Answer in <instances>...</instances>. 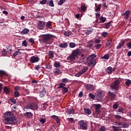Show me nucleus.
Here are the masks:
<instances>
[{
  "mask_svg": "<svg viewBox=\"0 0 131 131\" xmlns=\"http://www.w3.org/2000/svg\"><path fill=\"white\" fill-rule=\"evenodd\" d=\"M3 122L5 124H13V123H16L17 122V120L13 112H6L5 113Z\"/></svg>",
  "mask_w": 131,
  "mask_h": 131,
  "instance_id": "1",
  "label": "nucleus"
},
{
  "mask_svg": "<svg viewBox=\"0 0 131 131\" xmlns=\"http://www.w3.org/2000/svg\"><path fill=\"white\" fill-rule=\"evenodd\" d=\"M54 36L50 34H43L40 36L39 41L42 43H47V45H51L53 40Z\"/></svg>",
  "mask_w": 131,
  "mask_h": 131,
  "instance_id": "2",
  "label": "nucleus"
},
{
  "mask_svg": "<svg viewBox=\"0 0 131 131\" xmlns=\"http://www.w3.org/2000/svg\"><path fill=\"white\" fill-rule=\"evenodd\" d=\"M79 56H80V51L79 49H76L72 51V54L69 56V58L71 61H74Z\"/></svg>",
  "mask_w": 131,
  "mask_h": 131,
  "instance_id": "3",
  "label": "nucleus"
},
{
  "mask_svg": "<svg viewBox=\"0 0 131 131\" xmlns=\"http://www.w3.org/2000/svg\"><path fill=\"white\" fill-rule=\"evenodd\" d=\"M116 125H118V127L115 126H112L114 131H122L121 127H127V125L125 124L124 122H117Z\"/></svg>",
  "mask_w": 131,
  "mask_h": 131,
  "instance_id": "4",
  "label": "nucleus"
},
{
  "mask_svg": "<svg viewBox=\"0 0 131 131\" xmlns=\"http://www.w3.org/2000/svg\"><path fill=\"white\" fill-rule=\"evenodd\" d=\"M78 125H79L80 129H83L85 130H86V129H88V123L83 120L79 121L78 122Z\"/></svg>",
  "mask_w": 131,
  "mask_h": 131,
  "instance_id": "5",
  "label": "nucleus"
},
{
  "mask_svg": "<svg viewBox=\"0 0 131 131\" xmlns=\"http://www.w3.org/2000/svg\"><path fill=\"white\" fill-rule=\"evenodd\" d=\"M27 109H31V110H37V109H38V105L34 102H30L27 105Z\"/></svg>",
  "mask_w": 131,
  "mask_h": 131,
  "instance_id": "6",
  "label": "nucleus"
},
{
  "mask_svg": "<svg viewBox=\"0 0 131 131\" xmlns=\"http://www.w3.org/2000/svg\"><path fill=\"white\" fill-rule=\"evenodd\" d=\"M119 84H120V80H116L111 84V88L112 90L117 91V90H118V88H119Z\"/></svg>",
  "mask_w": 131,
  "mask_h": 131,
  "instance_id": "7",
  "label": "nucleus"
},
{
  "mask_svg": "<svg viewBox=\"0 0 131 131\" xmlns=\"http://www.w3.org/2000/svg\"><path fill=\"white\" fill-rule=\"evenodd\" d=\"M46 25V22L43 20H39L37 24V28L40 30L45 28V26Z\"/></svg>",
  "mask_w": 131,
  "mask_h": 131,
  "instance_id": "8",
  "label": "nucleus"
},
{
  "mask_svg": "<svg viewBox=\"0 0 131 131\" xmlns=\"http://www.w3.org/2000/svg\"><path fill=\"white\" fill-rule=\"evenodd\" d=\"M104 97V92L102 91H99L98 92L96 95V99L97 101H101L102 99Z\"/></svg>",
  "mask_w": 131,
  "mask_h": 131,
  "instance_id": "9",
  "label": "nucleus"
},
{
  "mask_svg": "<svg viewBox=\"0 0 131 131\" xmlns=\"http://www.w3.org/2000/svg\"><path fill=\"white\" fill-rule=\"evenodd\" d=\"M29 61L31 63H37L39 61V57L37 55L33 56L31 57Z\"/></svg>",
  "mask_w": 131,
  "mask_h": 131,
  "instance_id": "10",
  "label": "nucleus"
},
{
  "mask_svg": "<svg viewBox=\"0 0 131 131\" xmlns=\"http://www.w3.org/2000/svg\"><path fill=\"white\" fill-rule=\"evenodd\" d=\"M115 96H116V94H113V92H108L107 94V98L108 100L110 101H113L115 99Z\"/></svg>",
  "mask_w": 131,
  "mask_h": 131,
  "instance_id": "11",
  "label": "nucleus"
},
{
  "mask_svg": "<svg viewBox=\"0 0 131 131\" xmlns=\"http://www.w3.org/2000/svg\"><path fill=\"white\" fill-rule=\"evenodd\" d=\"M93 106L95 109V112L99 114L101 112V111L100 110V108L102 106L100 104H93Z\"/></svg>",
  "mask_w": 131,
  "mask_h": 131,
  "instance_id": "12",
  "label": "nucleus"
},
{
  "mask_svg": "<svg viewBox=\"0 0 131 131\" xmlns=\"http://www.w3.org/2000/svg\"><path fill=\"white\" fill-rule=\"evenodd\" d=\"M124 43H125V41L122 40L117 46V49L119 50L121 49V48L124 46Z\"/></svg>",
  "mask_w": 131,
  "mask_h": 131,
  "instance_id": "13",
  "label": "nucleus"
},
{
  "mask_svg": "<svg viewBox=\"0 0 131 131\" xmlns=\"http://www.w3.org/2000/svg\"><path fill=\"white\" fill-rule=\"evenodd\" d=\"M24 116H25V117H27V118H31V117L33 116V114L30 112H27L26 113L24 114Z\"/></svg>",
  "mask_w": 131,
  "mask_h": 131,
  "instance_id": "14",
  "label": "nucleus"
},
{
  "mask_svg": "<svg viewBox=\"0 0 131 131\" xmlns=\"http://www.w3.org/2000/svg\"><path fill=\"white\" fill-rule=\"evenodd\" d=\"M85 88L89 91H94L95 90V86L91 84H88L85 85Z\"/></svg>",
  "mask_w": 131,
  "mask_h": 131,
  "instance_id": "15",
  "label": "nucleus"
},
{
  "mask_svg": "<svg viewBox=\"0 0 131 131\" xmlns=\"http://www.w3.org/2000/svg\"><path fill=\"white\" fill-rule=\"evenodd\" d=\"M130 14V11L127 10L125 13H123V15L125 16V18L126 20L129 18V15Z\"/></svg>",
  "mask_w": 131,
  "mask_h": 131,
  "instance_id": "16",
  "label": "nucleus"
},
{
  "mask_svg": "<svg viewBox=\"0 0 131 131\" xmlns=\"http://www.w3.org/2000/svg\"><path fill=\"white\" fill-rule=\"evenodd\" d=\"M59 48H61L62 49H66L67 48H68V43H61L59 45Z\"/></svg>",
  "mask_w": 131,
  "mask_h": 131,
  "instance_id": "17",
  "label": "nucleus"
},
{
  "mask_svg": "<svg viewBox=\"0 0 131 131\" xmlns=\"http://www.w3.org/2000/svg\"><path fill=\"white\" fill-rule=\"evenodd\" d=\"M111 23H112V21H111L107 23H105L103 25V28H105L106 29H108L109 27L111 26Z\"/></svg>",
  "mask_w": 131,
  "mask_h": 131,
  "instance_id": "18",
  "label": "nucleus"
},
{
  "mask_svg": "<svg viewBox=\"0 0 131 131\" xmlns=\"http://www.w3.org/2000/svg\"><path fill=\"white\" fill-rule=\"evenodd\" d=\"M46 95V89L43 88L41 91L40 92L39 96L40 98H43Z\"/></svg>",
  "mask_w": 131,
  "mask_h": 131,
  "instance_id": "19",
  "label": "nucleus"
},
{
  "mask_svg": "<svg viewBox=\"0 0 131 131\" xmlns=\"http://www.w3.org/2000/svg\"><path fill=\"white\" fill-rule=\"evenodd\" d=\"M51 118H52L53 119H55L57 123L58 124L60 123V119H59V117H58V116L52 115L51 116Z\"/></svg>",
  "mask_w": 131,
  "mask_h": 131,
  "instance_id": "20",
  "label": "nucleus"
},
{
  "mask_svg": "<svg viewBox=\"0 0 131 131\" xmlns=\"http://www.w3.org/2000/svg\"><path fill=\"white\" fill-rule=\"evenodd\" d=\"M97 3L95 4V7H96V9H95V12H100V11H101V4H99L97 6Z\"/></svg>",
  "mask_w": 131,
  "mask_h": 131,
  "instance_id": "21",
  "label": "nucleus"
},
{
  "mask_svg": "<svg viewBox=\"0 0 131 131\" xmlns=\"http://www.w3.org/2000/svg\"><path fill=\"white\" fill-rule=\"evenodd\" d=\"M29 32V29H24L20 32V34L23 35L27 34Z\"/></svg>",
  "mask_w": 131,
  "mask_h": 131,
  "instance_id": "22",
  "label": "nucleus"
},
{
  "mask_svg": "<svg viewBox=\"0 0 131 131\" xmlns=\"http://www.w3.org/2000/svg\"><path fill=\"white\" fill-rule=\"evenodd\" d=\"M89 70V67H84L81 71H80L83 74V73H85Z\"/></svg>",
  "mask_w": 131,
  "mask_h": 131,
  "instance_id": "23",
  "label": "nucleus"
},
{
  "mask_svg": "<svg viewBox=\"0 0 131 131\" xmlns=\"http://www.w3.org/2000/svg\"><path fill=\"white\" fill-rule=\"evenodd\" d=\"M52 24L50 21H48L46 23V29H52Z\"/></svg>",
  "mask_w": 131,
  "mask_h": 131,
  "instance_id": "24",
  "label": "nucleus"
},
{
  "mask_svg": "<svg viewBox=\"0 0 131 131\" xmlns=\"http://www.w3.org/2000/svg\"><path fill=\"white\" fill-rule=\"evenodd\" d=\"M84 111L85 113L88 114V115H91V114H92V111L89 108H84Z\"/></svg>",
  "mask_w": 131,
  "mask_h": 131,
  "instance_id": "25",
  "label": "nucleus"
},
{
  "mask_svg": "<svg viewBox=\"0 0 131 131\" xmlns=\"http://www.w3.org/2000/svg\"><path fill=\"white\" fill-rule=\"evenodd\" d=\"M113 71V68H112V67H109L107 68L106 72H107L108 74H111Z\"/></svg>",
  "mask_w": 131,
  "mask_h": 131,
  "instance_id": "26",
  "label": "nucleus"
},
{
  "mask_svg": "<svg viewBox=\"0 0 131 131\" xmlns=\"http://www.w3.org/2000/svg\"><path fill=\"white\" fill-rule=\"evenodd\" d=\"M48 55H49V58H50V59H53V58H54V52H53L52 51H49Z\"/></svg>",
  "mask_w": 131,
  "mask_h": 131,
  "instance_id": "27",
  "label": "nucleus"
},
{
  "mask_svg": "<svg viewBox=\"0 0 131 131\" xmlns=\"http://www.w3.org/2000/svg\"><path fill=\"white\" fill-rule=\"evenodd\" d=\"M86 9H88V7H86L85 5L83 4L81 5V10L82 12H85L86 11Z\"/></svg>",
  "mask_w": 131,
  "mask_h": 131,
  "instance_id": "28",
  "label": "nucleus"
},
{
  "mask_svg": "<svg viewBox=\"0 0 131 131\" xmlns=\"http://www.w3.org/2000/svg\"><path fill=\"white\" fill-rule=\"evenodd\" d=\"M71 33H72L70 31H66L64 32L63 34L66 36H70V35H71Z\"/></svg>",
  "mask_w": 131,
  "mask_h": 131,
  "instance_id": "29",
  "label": "nucleus"
},
{
  "mask_svg": "<svg viewBox=\"0 0 131 131\" xmlns=\"http://www.w3.org/2000/svg\"><path fill=\"white\" fill-rule=\"evenodd\" d=\"M47 5L50 6V7H54L55 5H54V1L53 0L49 1L47 2Z\"/></svg>",
  "mask_w": 131,
  "mask_h": 131,
  "instance_id": "30",
  "label": "nucleus"
},
{
  "mask_svg": "<svg viewBox=\"0 0 131 131\" xmlns=\"http://www.w3.org/2000/svg\"><path fill=\"white\" fill-rule=\"evenodd\" d=\"M125 84L127 86H129L130 85H131V80L129 79H126V81L125 82Z\"/></svg>",
  "mask_w": 131,
  "mask_h": 131,
  "instance_id": "31",
  "label": "nucleus"
},
{
  "mask_svg": "<svg viewBox=\"0 0 131 131\" xmlns=\"http://www.w3.org/2000/svg\"><path fill=\"white\" fill-rule=\"evenodd\" d=\"M4 92L7 95H8V94H10V90H9V89H8V87H7V86L4 87Z\"/></svg>",
  "mask_w": 131,
  "mask_h": 131,
  "instance_id": "32",
  "label": "nucleus"
},
{
  "mask_svg": "<svg viewBox=\"0 0 131 131\" xmlns=\"http://www.w3.org/2000/svg\"><path fill=\"white\" fill-rule=\"evenodd\" d=\"M54 67H55V68L61 67V63L58 61H55L54 63Z\"/></svg>",
  "mask_w": 131,
  "mask_h": 131,
  "instance_id": "33",
  "label": "nucleus"
},
{
  "mask_svg": "<svg viewBox=\"0 0 131 131\" xmlns=\"http://www.w3.org/2000/svg\"><path fill=\"white\" fill-rule=\"evenodd\" d=\"M54 73H55V74H57V75H59V74H61V73H62L61 70H60L59 69H56L54 71Z\"/></svg>",
  "mask_w": 131,
  "mask_h": 131,
  "instance_id": "34",
  "label": "nucleus"
},
{
  "mask_svg": "<svg viewBox=\"0 0 131 131\" xmlns=\"http://www.w3.org/2000/svg\"><path fill=\"white\" fill-rule=\"evenodd\" d=\"M106 17H104L103 16H101L99 18L100 21H101V22H102V23H104L105 22H106Z\"/></svg>",
  "mask_w": 131,
  "mask_h": 131,
  "instance_id": "35",
  "label": "nucleus"
},
{
  "mask_svg": "<svg viewBox=\"0 0 131 131\" xmlns=\"http://www.w3.org/2000/svg\"><path fill=\"white\" fill-rule=\"evenodd\" d=\"M65 85H66V83H60L59 84V89H64L65 88Z\"/></svg>",
  "mask_w": 131,
  "mask_h": 131,
  "instance_id": "36",
  "label": "nucleus"
},
{
  "mask_svg": "<svg viewBox=\"0 0 131 131\" xmlns=\"http://www.w3.org/2000/svg\"><path fill=\"white\" fill-rule=\"evenodd\" d=\"M68 114H74V110L73 108H71L68 110Z\"/></svg>",
  "mask_w": 131,
  "mask_h": 131,
  "instance_id": "37",
  "label": "nucleus"
},
{
  "mask_svg": "<svg viewBox=\"0 0 131 131\" xmlns=\"http://www.w3.org/2000/svg\"><path fill=\"white\" fill-rule=\"evenodd\" d=\"M46 68L48 69V70H51V69H52V65L50 63L46 64Z\"/></svg>",
  "mask_w": 131,
  "mask_h": 131,
  "instance_id": "38",
  "label": "nucleus"
},
{
  "mask_svg": "<svg viewBox=\"0 0 131 131\" xmlns=\"http://www.w3.org/2000/svg\"><path fill=\"white\" fill-rule=\"evenodd\" d=\"M118 107H119V105L117 103H114L113 105V108L114 110H116V109H117V108H118Z\"/></svg>",
  "mask_w": 131,
  "mask_h": 131,
  "instance_id": "39",
  "label": "nucleus"
},
{
  "mask_svg": "<svg viewBox=\"0 0 131 131\" xmlns=\"http://www.w3.org/2000/svg\"><path fill=\"white\" fill-rule=\"evenodd\" d=\"M39 121L40 123H41V124H43L44 123H46V121H47V120H46V119L42 118L40 119Z\"/></svg>",
  "mask_w": 131,
  "mask_h": 131,
  "instance_id": "40",
  "label": "nucleus"
},
{
  "mask_svg": "<svg viewBox=\"0 0 131 131\" xmlns=\"http://www.w3.org/2000/svg\"><path fill=\"white\" fill-rule=\"evenodd\" d=\"M22 46L23 47H27V46H28V44L27 43V41H26V40H24L22 42Z\"/></svg>",
  "mask_w": 131,
  "mask_h": 131,
  "instance_id": "41",
  "label": "nucleus"
},
{
  "mask_svg": "<svg viewBox=\"0 0 131 131\" xmlns=\"http://www.w3.org/2000/svg\"><path fill=\"white\" fill-rule=\"evenodd\" d=\"M61 81L62 83H67V82H69V80L67 78H63Z\"/></svg>",
  "mask_w": 131,
  "mask_h": 131,
  "instance_id": "42",
  "label": "nucleus"
},
{
  "mask_svg": "<svg viewBox=\"0 0 131 131\" xmlns=\"http://www.w3.org/2000/svg\"><path fill=\"white\" fill-rule=\"evenodd\" d=\"M94 31V30L92 29H90L89 30H88L86 32V34L87 35H89V34H91Z\"/></svg>",
  "mask_w": 131,
  "mask_h": 131,
  "instance_id": "43",
  "label": "nucleus"
},
{
  "mask_svg": "<svg viewBox=\"0 0 131 131\" xmlns=\"http://www.w3.org/2000/svg\"><path fill=\"white\" fill-rule=\"evenodd\" d=\"M107 35H108V33L107 32H103L101 33V36H103V37H106Z\"/></svg>",
  "mask_w": 131,
  "mask_h": 131,
  "instance_id": "44",
  "label": "nucleus"
},
{
  "mask_svg": "<svg viewBox=\"0 0 131 131\" xmlns=\"http://www.w3.org/2000/svg\"><path fill=\"white\" fill-rule=\"evenodd\" d=\"M65 2H66V0H60L58 4L59 5V6H62V5H63V4H64V3H65Z\"/></svg>",
  "mask_w": 131,
  "mask_h": 131,
  "instance_id": "45",
  "label": "nucleus"
},
{
  "mask_svg": "<svg viewBox=\"0 0 131 131\" xmlns=\"http://www.w3.org/2000/svg\"><path fill=\"white\" fill-rule=\"evenodd\" d=\"M69 47L72 49H73V48H75V43L70 42L69 43Z\"/></svg>",
  "mask_w": 131,
  "mask_h": 131,
  "instance_id": "46",
  "label": "nucleus"
},
{
  "mask_svg": "<svg viewBox=\"0 0 131 131\" xmlns=\"http://www.w3.org/2000/svg\"><path fill=\"white\" fill-rule=\"evenodd\" d=\"M102 59H105V60H108L109 59L110 56L108 54H105L103 56H102Z\"/></svg>",
  "mask_w": 131,
  "mask_h": 131,
  "instance_id": "47",
  "label": "nucleus"
},
{
  "mask_svg": "<svg viewBox=\"0 0 131 131\" xmlns=\"http://www.w3.org/2000/svg\"><path fill=\"white\" fill-rule=\"evenodd\" d=\"M6 48H7V52H11V51H12V46L9 45L8 46H7Z\"/></svg>",
  "mask_w": 131,
  "mask_h": 131,
  "instance_id": "48",
  "label": "nucleus"
},
{
  "mask_svg": "<svg viewBox=\"0 0 131 131\" xmlns=\"http://www.w3.org/2000/svg\"><path fill=\"white\" fill-rule=\"evenodd\" d=\"M14 95L16 98H18V97H19V96H20L19 92H18V91H15L14 93Z\"/></svg>",
  "mask_w": 131,
  "mask_h": 131,
  "instance_id": "49",
  "label": "nucleus"
},
{
  "mask_svg": "<svg viewBox=\"0 0 131 131\" xmlns=\"http://www.w3.org/2000/svg\"><path fill=\"white\" fill-rule=\"evenodd\" d=\"M89 96L91 98V99H92L93 100H94L95 99V98H96V96H95V95H94L92 93H90Z\"/></svg>",
  "mask_w": 131,
  "mask_h": 131,
  "instance_id": "50",
  "label": "nucleus"
},
{
  "mask_svg": "<svg viewBox=\"0 0 131 131\" xmlns=\"http://www.w3.org/2000/svg\"><path fill=\"white\" fill-rule=\"evenodd\" d=\"M40 66H39V65H37V66H36V67H35L34 68V69L35 70H36V71H39V69H40Z\"/></svg>",
  "mask_w": 131,
  "mask_h": 131,
  "instance_id": "51",
  "label": "nucleus"
},
{
  "mask_svg": "<svg viewBox=\"0 0 131 131\" xmlns=\"http://www.w3.org/2000/svg\"><path fill=\"white\" fill-rule=\"evenodd\" d=\"M68 88L64 87L62 90V93H64V94H66L68 92Z\"/></svg>",
  "mask_w": 131,
  "mask_h": 131,
  "instance_id": "52",
  "label": "nucleus"
},
{
  "mask_svg": "<svg viewBox=\"0 0 131 131\" xmlns=\"http://www.w3.org/2000/svg\"><path fill=\"white\" fill-rule=\"evenodd\" d=\"M118 112H120V113H122V114H123V113H124V112H123V108L119 107L118 109Z\"/></svg>",
  "mask_w": 131,
  "mask_h": 131,
  "instance_id": "53",
  "label": "nucleus"
},
{
  "mask_svg": "<svg viewBox=\"0 0 131 131\" xmlns=\"http://www.w3.org/2000/svg\"><path fill=\"white\" fill-rule=\"evenodd\" d=\"M96 57H97V55H96V54H92L91 55H90L89 58H91V59L93 60V59H95V58H96Z\"/></svg>",
  "mask_w": 131,
  "mask_h": 131,
  "instance_id": "54",
  "label": "nucleus"
},
{
  "mask_svg": "<svg viewBox=\"0 0 131 131\" xmlns=\"http://www.w3.org/2000/svg\"><path fill=\"white\" fill-rule=\"evenodd\" d=\"M94 64V59H91L89 62H88V65L89 66H92Z\"/></svg>",
  "mask_w": 131,
  "mask_h": 131,
  "instance_id": "55",
  "label": "nucleus"
},
{
  "mask_svg": "<svg viewBox=\"0 0 131 131\" xmlns=\"http://www.w3.org/2000/svg\"><path fill=\"white\" fill-rule=\"evenodd\" d=\"M82 73L79 71L78 73H77L75 75V76H76V77H80V76H81V75H82Z\"/></svg>",
  "mask_w": 131,
  "mask_h": 131,
  "instance_id": "56",
  "label": "nucleus"
},
{
  "mask_svg": "<svg viewBox=\"0 0 131 131\" xmlns=\"http://www.w3.org/2000/svg\"><path fill=\"white\" fill-rule=\"evenodd\" d=\"M115 117L116 119H118V120H120L121 119V116L118 115H115Z\"/></svg>",
  "mask_w": 131,
  "mask_h": 131,
  "instance_id": "57",
  "label": "nucleus"
},
{
  "mask_svg": "<svg viewBox=\"0 0 131 131\" xmlns=\"http://www.w3.org/2000/svg\"><path fill=\"white\" fill-rule=\"evenodd\" d=\"M126 46H127L128 49H131V41L126 43Z\"/></svg>",
  "mask_w": 131,
  "mask_h": 131,
  "instance_id": "58",
  "label": "nucleus"
},
{
  "mask_svg": "<svg viewBox=\"0 0 131 131\" xmlns=\"http://www.w3.org/2000/svg\"><path fill=\"white\" fill-rule=\"evenodd\" d=\"M47 0H42L40 2V4L41 5H46L47 4Z\"/></svg>",
  "mask_w": 131,
  "mask_h": 131,
  "instance_id": "59",
  "label": "nucleus"
},
{
  "mask_svg": "<svg viewBox=\"0 0 131 131\" xmlns=\"http://www.w3.org/2000/svg\"><path fill=\"white\" fill-rule=\"evenodd\" d=\"M106 130V128L104 126H101L99 129V131H105Z\"/></svg>",
  "mask_w": 131,
  "mask_h": 131,
  "instance_id": "60",
  "label": "nucleus"
},
{
  "mask_svg": "<svg viewBox=\"0 0 131 131\" xmlns=\"http://www.w3.org/2000/svg\"><path fill=\"white\" fill-rule=\"evenodd\" d=\"M93 43H90V42H88V43L87 45L88 48H92L93 47Z\"/></svg>",
  "mask_w": 131,
  "mask_h": 131,
  "instance_id": "61",
  "label": "nucleus"
},
{
  "mask_svg": "<svg viewBox=\"0 0 131 131\" xmlns=\"http://www.w3.org/2000/svg\"><path fill=\"white\" fill-rule=\"evenodd\" d=\"M29 41L32 45H33V43H34V42H35L34 39H33V38H31L29 39Z\"/></svg>",
  "mask_w": 131,
  "mask_h": 131,
  "instance_id": "62",
  "label": "nucleus"
},
{
  "mask_svg": "<svg viewBox=\"0 0 131 131\" xmlns=\"http://www.w3.org/2000/svg\"><path fill=\"white\" fill-rule=\"evenodd\" d=\"M19 53H20V52H19V51H16L14 52V53H13V57H16V56H17V55H18V54H19Z\"/></svg>",
  "mask_w": 131,
  "mask_h": 131,
  "instance_id": "63",
  "label": "nucleus"
},
{
  "mask_svg": "<svg viewBox=\"0 0 131 131\" xmlns=\"http://www.w3.org/2000/svg\"><path fill=\"white\" fill-rule=\"evenodd\" d=\"M101 46L102 45L101 44H97L95 45V47L96 48V49H100Z\"/></svg>",
  "mask_w": 131,
  "mask_h": 131,
  "instance_id": "64",
  "label": "nucleus"
}]
</instances>
